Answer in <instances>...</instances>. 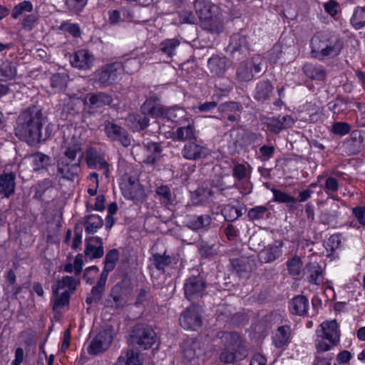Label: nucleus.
<instances>
[{"label":"nucleus","mask_w":365,"mask_h":365,"mask_svg":"<svg viewBox=\"0 0 365 365\" xmlns=\"http://www.w3.org/2000/svg\"><path fill=\"white\" fill-rule=\"evenodd\" d=\"M46 123L47 118L43 115L39 107H28L21 111L16 118L15 135L29 145H36L46 141L52 135L53 125H46L43 130V127Z\"/></svg>","instance_id":"obj_1"},{"label":"nucleus","mask_w":365,"mask_h":365,"mask_svg":"<svg viewBox=\"0 0 365 365\" xmlns=\"http://www.w3.org/2000/svg\"><path fill=\"white\" fill-rule=\"evenodd\" d=\"M81 145L78 138H64L61 145L62 155L57 162V173L62 178L74 181L78 178L83 158Z\"/></svg>","instance_id":"obj_2"},{"label":"nucleus","mask_w":365,"mask_h":365,"mask_svg":"<svg viewBox=\"0 0 365 365\" xmlns=\"http://www.w3.org/2000/svg\"><path fill=\"white\" fill-rule=\"evenodd\" d=\"M311 55L320 61L338 56L343 48L344 41L339 35L328 31L316 33L310 40Z\"/></svg>","instance_id":"obj_3"},{"label":"nucleus","mask_w":365,"mask_h":365,"mask_svg":"<svg viewBox=\"0 0 365 365\" xmlns=\"http://www.w3.org/2000/svg\"><path fill=\"white\" fill-rule=\"evenodd\" d=\"M138 68V61L135 58L128 59L125 63L113 62L105 64L94 72V83L99 88L110 86L119 80L124 71L134 73Z\"/></svg>","instance_id":"obj_4"},{"label":"nucleus","mask_w":365,"mask_h":365,"mask_svg":"<svg viewBox=\"0 0 365 365\" xmlns=\"http://www.w3.org/2000/svg\"><path fill=\"white\" fill-rule=\"evenodd\" d=\"M317 330L318 339L316 340V349L320 354L329 351L339 341L340 333L336 320L326 321L321 324Z\"/></svg>","instance_id":"obj_5"},{"label":"nucleus","mask_w":365,"mask_h":365,"mask_svg":"<svg viewBox=\"0 0 365 365\" xmlns=\"http://www.w3.org/2000/svg\"><path fill=\"white\" fill-rule=\"evenodd\" d=\"M225 349L220 354V360L225 363H233L245 358L247 351L245 349L242 339L237 332H227L223 336Z\"/></svg>","instance_id":"obj_6"},{"label":"nucleus","mask_w":365,"mask_h":365,"mask_svg":"<svg viewBox=\"0 0 365 365\" xmlns=\"http://www.w3.org/2000/svg\"><path fill=\"white\" fill-rule=\"evenodd\" d=\"M194 8L199 19L203 21V28L212 33H220L222 31L221 22L213 16V9L217 6L210 0H195Z\"/></svg>","instance_id":"obj_7"},{"label":"nucleus","mask_w":365,"mask_h":365,"mask_svg":"<svg viewBox=\"0 0 365 365\" xmlns=\"http://www.w3.org/2000/svg\"><path fill=\"white\" fill-rule=\"evenodd\" d=\"M129 340L133 345L148 349L156 342L157 335L150 326L146 324H137L131 330Z\"/></svg>","instance_id":"obj_8"},{"label":"nucleus","mask_w":365,"mask_h":365,"mask_svg":"<svg viewBox=\"0 0 365 365\" xmlns=\"http://www.w3.org/2000/svg\"><path fill=\"white\" fill-rule=\"evenodd\" d=\"M207 282L200 275H193L188 277L184 283L183 289L185 298L192 302L198 301L207 294Z\"/></svg>","instance_id":"obj_9"},{"label":"nucleus","mask_w":365,"mask_h":365,"mask_svg":"<svg viewBox=\"0 0 365 365\" xmlns=\"http://www.w3.org/2000/svg\"><path fill=\"white\" fill-rule=\"evenodd\" d=\"M85 160L89 168L102 170L105 176L108 178L109 164L106 160L101 149L93 147L88 148L85 153Z\"/></svg>","instance_id":"obj_10"},{"label":"nucleus","mask_w":365,"mask_h":365,"mask_svg":"<svg viewBox=\"0 0 365 365\" xmlns=\"http://www.w3.org/2000/svg\"><path fill=\"white\" fill-rule=\"evenodd\" d=\"M202 309L200 306L192 305L181 314L179 321L181 327L187 330L196 331L202 326Z\"/></svg>","instance_id":"obj_11"},{"label":"nucleus","mask_w":365,"mask_h":365,"mask_svg":"<svg viewBox=\"0 0 365 365\" xmlns=\"http://www.w3.org/2000/svg\"><path fill=\"white\" fill-rule=\"evenodd\" d=\"M262 62V59L259 56L242 62L237 70L238 79L242 81H251L255 74L261 71Z\"/></svg>","instance_id":"obj_12"},{"label":"nucleus","mask_w":365,"mask_h":365,"mask_svg":"<svg viewBox=\"0 0 365 365\" xmlns=\"http://www.w3.org/2000/svg\"><path fill=\"white\" fill-rule=\"evenodd\" d=\"M120 188L123 195L135 203L143 202L146 198L143 187L135 178H128V181L123 183Z\"/></svg>","instance_id":"obj_13"},{"label":"nucleus","mask_w":365,"mask_h":365,"mask_svg":"<svg viewBox=\"0 0 365 365\" xmlns=\"http://www.w3.org/2000/svg\"><path fill=\"white\" fill-rule=\"evenodd\" d=\"M127 302L125 290L121 284L118 283L111 288L103 304L106 308L120 309L126 306Z\"/></svg>","instance_id":"obj_14"},{"label":"nucleus","mask_w":365,"mask_h":365,"mask_svg":"<svg viewBox=\"0 0 365 365\" xmlns=\"http://www.w3.org/2000/svg\"><path fill=\"white\" fill-rule=\"evenodd\" d=\"M113 340L112 331L103 329L91 341L88 351L90 354L96 355L107 350Z\"/></svg>","instance_id":"obj_15"},{"label":"nucleus","mask_w":365,"mask_h":365,"mask_svg":"<svg viewBox=\"0 0 365 365\" xmlns=\"http://www.w3.org/2000/svg\"><path fill=\"white\" fill-rule=\"evenodd\" d=\"M104 130L106 136L112 141H118L124 147L130 145L131 140L127 130L120 125L113 122L106 121Z\"/></svg>","instance_id":"obj_16"},{"label":"nucleus","mask_w":365,"mask_h":365,"mask_svg":"<svg viewBox=\"0 0 365 365\" xmlns=\"http://www.w3.org/2000/svg\"><path fill=\"white\" fill-rule=\"evenodd\" d=\"M84 255L92 260L99 259L104 255L103 242L99 237H88L85 239Z\"/></svg>","instance_id":"obj_17"},{"label":"nucleus","mask_w":365,"mask_h":365,"mask_svg":"<svg viewBox=\"0 0 365 365\" xmlns=\"http://www.w3.org/2000/svg\"><path fill=\"white\" fill-rule=\"evenodd\" d=\"M140 108L145 115H150L155 118H163L166 106L161 104L160 100L158 96H151L146 99Z\"/></svg>","instance_id":"obj_18"},{"label":"nucleus","mask_w":365,"mask_h":365,"mask_svg":"<svg viewBox=\"0 0 365 365\" xmlns=\"http://www.w3.org/2000/svg\"><path fill=\"white\" fill-rule=\"evenodd\" d=\"M94 56L86 49H80L74 53L70 61L73 67L80 70H89L93 66Z\"/></svg>","instance_id":"obj_19"},{"label":"nucleus","mask_w":365,"mask_h":365,"mask_svg":"<svg viewBox=\"0 0 365 365\" xmlns=\"http://www.w3.org/2000/svg\"><path fill=\"white\" fill-rule=\"evenodd\" d=\"M143 148L145 153L143 162L147 165L155 167L162 156L163 148L161 143L148 142L143 144Z\"/></svg>","instance_id":"obj_20"},{"label":"nucleus","mask_w":365,"mask_h":365,"mask_svg":"<svg viewBox=\"0 0 365 365\" xmlns=\"http://www.w3.org/2000/svg\"><path fill=\"white\" fill-rule=\"evenodd\" d=\"M294 123V120L292 116L285 115H279L277 118H268L264 123L270 132L277 134L282 130L292 127Z\"/></svg>","instance_id":"obj_21"},{"label":"nucleus","mask_w":365,"mask_h":365,"mask_svg":"<svg viewBox=\"0 0 365 365\" xmlns=\"http://www.w3.org/2000/svg\"><path fill=\"white\" fill-rule=\"evenodd\" d=\"M230 62L225 56L212 55L207 61V68L213 76L222 77L229 68Z\"/></svg>","instance_id":"obj_22"},{"label":"nucleus","mask_w":365,"mask_h":365,"mask_svg":"<svg viewBox=\"0 0 365 365\" xmlns=\"http://www.w3.org/2000/svg\"><path fill=\"white\" fill-rule=\"evenodd\" d=\"M173 132V138L178 141H191L196 139V130L194 121L192 118L188 119L182 125Z\"/></svg>","instance_id":"obj_23"},{"label":"nucleus","mask_w":365,"mask_h":365,"mask_svg":"<svg viewBox=\"0 0 365 365\" xmlns=\"http://www.w3.org/2000/svg\"><path fill=\"white\" fill-rule=\"evenodd\" d=\"M207 148L197 144L195 141H189L185 143L182 150V155L184 158L190 160H197L207 155Z\"/></svg>","instance_id":"obj_24"},{"label":"nucleus","mask_w":365,"mask_h":365,"mask_svg":"<svg viewBox=\"0 0 365 365\" xmlns=\"http://www.w3.org/2000/svg\"><path fill=\"white\" fill-rule=\"evenodd\" d=\"M86 100L90 108L111 106L113 101L110 95L102 91L88 93Z\"/></svg>","instance_id":"obj_25"},{"label":"nucleus","mask_w":365,"mask_h":365,"mask_svg":"<svg viewBox=\"0 0 365 365\" xmlns=\"http://www.w3.org/2000/svg\"><path fill=\"white\" fill-rule=\"evenodd\" d=\"M228 48L232 53L246 54L250 50V41L245 35L235 34L230 37Z\"/></svg>","instance_id":"obj_26"},{"label":"nucleus","mask_w":365,"mask_h":365,"mask_svg":"<svg viewBox=\"0 0 365 365\" xmlns=\"http://www.w3.org/2000/svg\"><path fill=\"white\" fill-rule=\"evenodd\" d=\"M273 91L274 86L269 81H261L255 86L253 98L257 102L264 103L270 99Z\"/></svg>","instance_id":"obj_27"},{"label":"nucleus","mask_w":365,"mask_h":365,"mask_svg":"<svg viewBox=\"0 0 365 365\" xmlns=\"http://www.w3.org/2000/svg\"><path fill=\"white\" fill-rule=\"evenodd\" d=\"M191 118L187 112L182 108L174 106L166 107L163 119H167L178 125H182L186 120Z\"/></svg>","instance_id":"obj_28"},{"label":"nucleus","mask_w":365,"mask_h":365,"mask_svg":"<svg viewBox=\"0 0 365 365\" xmlns=\"http://www.w3.org/2000/svg\"><path fill=\"white\" fill-rule=\"evenodd\" d=\"M289 309L294 315L304 316L309 309V301L304 295H297L289 302Z\"/></svg>","instance_id":"obj_29"},{"label":"nucleus","mask_w":365,"mask_h":365,"mask_svg":"<svg viewBox=\"0 0 365 365\" xmlns=\"http://www.w3.org/2000/svg\"><path fill=\"white\" fill-rule=\"evenodd\" d=\"M15 175L13 173L0 175V195L9 197L15 190Z\"/></svg>","instance_id":"obj_30"},{"label":"nucleus","mask_w":365,"mask_h":365,"mask_svg":"<svg viewBox=\"0 0 365 365\" xmlns=\"http://www.w3.org/2000/svg\"><path fill=\"white\" fill-rule=\"evenodd\" d=\"M211 221L210 215H190L187 217L186 225L192 230H199L207 227Z\"/></svg>","instance_id":"obj_31"},{"label":"nucleus","mask_w":365,"mask_h":365,"mask_svg":"<svg viewBox=\"0 0 365 365\" xmlns=\"http://www.w3.org/2000/svg\"><path fill=\"white\" fill-rule=\"evenodd\" d=\"M272 192L274 195L273 200L274 202L286 203L287 208L292 211L297 209V203L299 202L297 197L291 196L290 195L275 188H272Z\"/></svg>","instance_id":"obj_32"},{"label":"nucleus","mask_w":365,"mask_h":365,"mask_svg":"<svg viewBox=\"0 0 365 365\" xmlns=\"http://www.w3.org/2000/svg\"><path fill=\"white\" fill-rule=\"evenodd\" d=\"M180 44V40L176 38L165 39L159 44L158 52L160 55L171 58L176 54L177 48Z\"/></svg>","instance_id":"obj_33"},{"label":"nucleus","mask_w":365,"mask_h":365,"mask_svg":"<svg viewBox=\"0 0 365 365\" xmlns=\"http://www.w3.org/2000/svg\"><path fill=\"white\" fill-rule=\"evenodd\" d=\"M291 329L289 326H281L277 328L272 336L273 344L277 348L286 346L289 342Z\"/></svg>","instance_id":"obj_34"},{"label":"nucleus","mask_w":365,"mask_h":365,"mask_svg":"<svg viewBox=\"0 0 365 365\" xmlns=\"http://www.w3.org/2000/svg\"><path fill=\"white\" fill-rule=\"evenodd\" d=\"M83 225L86 234H94L103 227V220L97 215H88L84 217Z\"/></svg>","instance_id":"obj_35"},{"label":"nucleus","mask_w":365,"mask_h":365,"mask_svg":"<svg viewBox=\"0 0 365 365\" xmlns=\"http://www.w3.org/2000/svg\"><path fill=\"white\" fill-rule=\"evenodd\" d=\"M149 118L145 115L130 113L126 118L128 125L133 130H143L149 125Z\"/></svg>","instance_id":"obj_36"},{"label":"nucleus","mask_w":365,"mask_h":365,"mask_svg":"<svg viewBox=\"0 0 365 365\" xmlns=\"http://www.w3.org/2000/svg\"><path fill=\"white\" fill-rule=\"evenodd\" d=\"M119 259V252L117 249H112L107 252L104 259V267L101 275L108 277L109 273L114 269Z\"/></svg>","instance_id":"obj_37"},{"label":"nucleus","mask_w":365,"mask_h":365,"mask_svg":"<svg viewBox=\"0 0 365 365\" xmlns=\"http://www.w3.org/2000/svg\"><path fill=\"white\" fill-rule=\"evenodd\" d=\"M155 195L160 203L165 207L172 205L173 202L171 190L168 185L157 186L155 190Z\"/></svg>","instance_id":"obj_38"},{"label":"nucleus","mask_w":365,"mask_h":365,"mask_svg":"<svg viewBox=\"0 0 365 365\" xmlns=\"http://www.w3.org/2000/svg\"><path fill=\"white\" fill-rule=\"evenodd\" d=\"M281 255V250L277 245H269L259 253V259L264 263L276 260Z\"/></svg>","instance_id":"obj_39"},{"label":"nucleus","mask_w":365,"mask_h":365,"mask_svg":"<svg viewBox=\"0 0 365 365\" xmlns=\"http://www.w3.org/2000/svg\"><path fill=\"white\" fill-rule=\"evenodd\" d=\"M304 74L313 80L323 81L326 78V72L322 66H317L312 63H306L303 66Z\"/></svg>","instance_id":"obj_40"},{"label":"nucleus","mask_w":365,"mask_h":365,"mask_svg":"<svg viewBox=\"0 0 365 365\" xmlns=\"http://www.w3.org/2000/svg\"><path fill=\"white\" fill-rule=\"evenodd\" d=\"M244 208L237 207L232 205H226L221 210L222 215L227 222H234L243 215Z\"/></svg>","instance_id":"obj_41"},{"label":"nucleus","mask_w":365,"mask_h":365,"mask_svg":"<svg viewBox=\"0 0 365 365\" xmlns=\"http://www.w3.org/2000/svg\"><path fill=\"white\" fill-rule=\"evenodd\" d=\"M31 158L34 170L46 169L51 163V157L40 152L33 154Z\"/></svg>","instance_id":"obj_42"},{"label":"nucleus","mask_w":365,"mask_h":365,"mask_svg":"<svg viewBox=\"0 0 365 365\" xmlns=\"http://www.w3.org/2000/svg\"><path fill=\"white\" fill-rule=\"evenodd\" d=\"M79 283L78 280L75 279L70 276H65L61 280L57 281L56 287H53V292L57 294L60 289L68 288L70 290L75 291L76 285Z\"/></svg>","instance_id":"obj_43"},{"label":"nucleus","mask_w":365,"mask_h":365,"mask_svg":"<svg viewBox=\"0 0 365 365\" xmlns=\"http://www.w3.org/2000/svg\"><path fill=\"white\" fill-rule=\"evenodd\" d=\"M68 79L65 72L55 73L51 77V86L55 91H61L66 87Z\"/></svg>","instance_id":"obj_44"},{"label":"nucleus","mask_w":365,"mask_h":365,"mask_svg":"<svg viewBox=\"0 0 365 365\" xmlns=\"http://www.w3.org/2000/svg\"><path fill=\"white\" fill-rule=\"evenodd\" d=\"M117 364L118 365H143L139 354L132 349L126 351L125 359L123 356H119Z\"/></svg>","instance_id":"obj_45"},{"label":"nucleus","mask_w":365,"mask_h":365,"mask_svg":"<svg viewBox=\"0 0 365 365\" xmlns=\"http://www.w3.org/2000/svg\"><path fill=\"white\" fill-rule=\"evenodd\" d=\"M350 23L355 29H360L365 26V7L355 8Z\"/></svg>","instance_id":"obj_46"},{"label":"nucleus","mask_w":365,"mask_h":365,"mask_svg":"<svg viewBox=\"0 0 365 365\" xmlns=\"http://www.w3.org/2000/svg\"><path fill=\"white\" fill-rule=\"evenodd\" d=\"M16 74V68L11 61H4L0 65V80L6 81L13 78Z\"/></svg>","instance_id":"obj_47"},{"label":"nucleus","mask_w":365,"mask_h":365,"mask_svg":"<svg viewBox=\"0 0 365 365\" xmlns=\"http://www.w3.org/2000/svg\"><path fill=\"white\" fill-rule=\"evenodd\" d=\"M153 266L160 271H164L165 268L172 263V257L165 253L160 255L155 253L151 259Z\"/></svg>","instance_id":"obj_48"},{"label":"nucleus","mask_w":365,"mask_h":365,"mask_svg":"<svg viewBox=\"0 0 365 365\" xmlns=\"http://www.w3.org/2000/svg\"><path fill=\"white\" fill-rule=\"evenodd\" d=\"M351 102L349 98L338 97L329 103V108L334 113H340L350 108Z\"/></svg>","instance_id":"obj_49"},{"label":"nucleus","mask_w":365,"mask_h":365,"mask_svg":"<svg viewBox=\"0 0 365 365\" xmlns=\"http://www.w3.org/2000/svg\"><path fill=\"white\" fill-rule=\"evenodd\" d=\"M107 279V277L101 274L96 284L92 287L91 296L93 297L95 303H98L102 299Z\"/></svg>","instance_id":"obj_50"},{"label":"nucleus","mask_w":365,"mask_h":365,"mask_svg":"<svg viewBox=\"0 0 365 365\" xmlns=\"http://www.w3.org/2000/svg\"><path fill=\"white\" fill-rule=\"evenodd\" d=\"M199 254L203 258H210L217 253V248L214 244H210L202 241L197 245Z\"/></svg>","instance_id":"obj_51"},{"label":"nucleus","mask_w":365,"mask_h":365,"mask_svg":"<svg viewBox=\"0 0 365 365\" xmlns=\"http://www.w3.org/2000/svg\"><path fill=\"white\" fill-rule=\"evenodd\" d=\"M184 356L188 360H192L200 354V343L197 341H192L190 343L185 344Z\"/></svg>","instance_id":"obj_52"},{"label":"nucleus","mask_w":365,"mask_h":365,"mask_svg":"<svg viewBox=\"0 0 365 365\" xmlns=\"http://www.w3.org/2000/svg\"><path fill=\"white\" fill-rule=\"evenodd\" d=\"M267 213L269 212L266 206H255L248 210L247 217L250 220L254 222L264 219Z\"/></svg>","instance_id":"obj_53"},{"label":"nucleus","mask_w":365,"mask_h":365,"mask_svg":"<svg viewBox=\"0 0 365 365\" xmlns=\"http://www.w3.org/2000/svg\"><path fill=\"white\" fill-rule=\"evenodd\" d=\"M53 309L54 311L57 312L58 309L68 304L70 299V293L68 291H64L61 294H59V292L57 294L53 293Z\"/></svg>","instance_id":"obj_54"},{"label":"nucleus","mask_w":365,"mask_h":365,"mask_svg":"<svg viewBox=\"0 0 365 365\" xmlns=\"http://www.w3.org/2000/svg\"><path fill=\"white\" fill-rule=\"evenodd\" d=\"M309 267L311 273L309 277V282L314 284H319L323 280L322 269L321 267L318 264L314 263L311 264Z\"/></svg>","instance_id":"obj_55"},{"label":"nucleus","mask_w":365,"mask_h":365,"mask_svg":"<svg viewBox=\"0 0 365 365\" xmlns=\"http://www.w3.org/2000/svg\"><path fill=\"white\" fill-rule=\"evenodd\" d=\"M32 10L33 5L31 2L29 1H24L14 7L11 16L14 19H17L24 12H31Z\"/></svg>","instance_id":"obj_56"},{"label":"nucleus","mask_w":365,"mask_h":365,"mask_svg":"<svg viewBox=\"0 0 365 365\" xmlns=\"http://www.w3.org/2000/svg\"><path fill=\"white\" fill-rule=\"evenodd\" d=\"M339 182L338 180L334 177H328L326 179L324 190L328 195V196L333 199H336L333 193L336 192L339 189Z\"/></svg>","instance_id":"obj_57"},{"label":"nucleus","mask_w":365,"mask_h":365,"mask_svg":"<svg viewBox=\"0 0 365 365\" xmlns=\"http://www.w3.org/2000/svg\"><path fill=\"white\" fill-rule=\"evenodd\" d=\"M53 182L51 180L46 178L42 181H40L35 186V195L34 197L37 199H41L44 192L52 187Z\"/></svg>","instance_id":"obj_58"},{"label":"nucleus","mask_w":365,"mask_h":365,"mask_svg":"<svg viewBox=\"0 0 365 365\" xmlns=\"http://www.w3.org/2000/svg\"><path fill=\"white\" fill-rule=\"evenodd\" d=\"M220 109L225 114L241 113L242 106L240 103L234 101L226 102L220 106Z\"/></svg>","instance_id":"obj_59"},{"label":"nucleus","mask_w":365,"mask_h":365,"mask_svg":"<svg viewBox=\"0 0 365 365\" xmlns=\"http://www.w3.org/2000/svg\"><path fill=\"white\" fill-rule=\"evenodd\" d=\"M65 3L71 11L78 13L86 6L87 0H65Z\"/></svg>","instance_id":"obj_60"},{"label":"nucleus","mask_w":365,"mask_h":365,"mask_svg":"<svg viewBox=\"0 0 365 365\" xmlns=\"http://www.w3.org/2000/svg\"><path fill=\"white\" fill-rule=\"evenodd\" d=\"M287 266L290 274L298 275L300 272L301 260L298 257H294L287 261Z\"/></svg>","instance_id":"obj_61"},{"label":"nucleus","mask_w":365,"mask_h":365,"mask_svg":"<svg viewBox=\"0 0 365 365\" xmlns=\"http://www.w3.org/2000/svg\"><path fill=\"white\" fill-rule=\"evenodd\" d=\"M353 215L356 219L359 225L365 227V206H356L351 209Z\"/></svg>","instance_id":"obj_62"},{"label":"nucleus","mask_w":365,"mask_h":365,"mask_svg":"<svg viewBox=\"0 0 365 365\" xmlns=\"http://www.w3.org/2000/svg\"><path fill=\"white\" fill-rule=\"evenodd\" d=\"M332 131L334 134L344 135L350 131V125L346 123L337 122L333 125Z\"/></svg>","instance_id":"obj_63"},{"label":"nucleus","mask_w":365,"mask_h":365,"mask_svg":"<svg viewBox=\"0 0 365 365\" xmlns=\"http://www.w3.org/2000/svg\"><path fill=\"white\" fill-rule=\"evenodd\" d=\"M282 47L279 45H274L269 52V60L272 63H277L282 55Z\"/></svg>","instance_id":"obj_64"}]
</instances>
